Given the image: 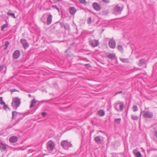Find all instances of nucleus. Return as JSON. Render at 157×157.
<instances>
[{"label": "nucleus", "mask_w": 157, "mask_h": 157, "mask_svg": "<svg viewBox=\"0 0 157 157\" xmlns=\"http://www.w3.org/2000/svg\"><path fill=\"white\" fill-rule=\"evenodd\" d=\"M120 59L121 60L123 63H126L128 62V59H124L121 58Z\"/></svg>", "instance_id": "72a5a7b5"}, {"label": "nucleus", "mask_w": 157, "mask_h": 157, "mask_svg": "<svg viewBox=\"0 0 157 157\" xmlns=\"http://www.w3.org/2000/svg\"><path fill=\"white\" fill-rule=\"evenodd\" d=\"M133 111L136 112L138 110V108L137 107L136 105H134L133 107Z\"/></svg>", "instance_id": "7c9ffc66"}, {"label": "nucleus", "mask_w": 157, "mask_h": 157, "mask_svg": "<svg viewBox=\"0 0 157 157\" xmlns=\"http://www.w3.org/2000/svg\"><path fill=\"white\" fill-rule=\"evenodd\" d=\"M123 10V9L119 6L118 5H116L114 8L113 13L115 14H120Z\"/></svg>", "instance_id": "20e7f679"}, {"label": "nucleus", "mask_w": 157, "mask_h": 157, "mask_svg": "<svg viewBox=\"0 0 157 157\" xmlns=\"http://www.w3.org/2000/svg\"><path fill=\"white\" fill-rule=\"evenodd\" d=\"M7 14L8 15H10L12 17H13L14 18H16L15 14L14 13H10L9 12H8L7 13Z\"/></svg>", "instance_id": "2f4dec72"}, {"label": "nucleus", "mask_w": 157, "mask_h": 157, "mask_svg": "<svg viewBox=\"0 0 157 157\" xmlns=\"http://www.w3.org/2000/svg\"><path fill=\"white\" fill-rule=\"evenodd\" d=\"M9 141L12 143L16 142L18 140V138L15 136H13L10 137Z\"/></svg>", "instance_id": "ddd939ff"}, {"label": "nucleus", "mask_w": 157, "mask_h": 157, "mask_svg": "<svg viewBox=\"0 0 157 157\" xmlns=\"http://www.w3.org/2000/svg\"><path fill=\"white\" fill-rule=\"evenodd\" d=\"M122 93V91H119V92H118L117 93H116L115 94H114V95H117V94H120V93Z\"/></svg>", "instance_id": "37998d69"}, {"label": "nucleus", "mask_w": 157, "mask_h": 157, "mask_svg": "<svg viewBox=\"0 0 157 157\" xmlns=\"http://www.w3.org/2000/svg\"><path fill=\"white\" fill-rule=\"evenodd\" d=\"M8 24L7 23L3 25L1 27V30L2 31H4V29L7 27Z\"/></svg>", "instance_id": "bb28decb"}, {"label": "nucleus", "mask_w": 157, "mask_h": 157, "mask_svg": "<svg viewBox=\"0 0 157 157\" xmlns=\"http://www.w3.org/2000/svg\"><path fill=\"white\" fill-rule=\"evenodd\" d=\"M102 1L105 3L107 4L110 2V1L109 0H101Z\"/></svg>", "instance_id": "4c0bfd02"}, {"label": "nucleus", "mask_w": 157, "mask_h": 157, "mask_svg": "<svg viewBox=\"0 0 157 157\" xmlns=\"http://www.w3.org/2000/svg\"><path fill=\"white\" fill-rule=\"evenodd\" d=\"M3 108L4 110H6L7 108H8V106L7 105L5 104L4 105Z\"/></svg>", "instance_id": "58836bf2"}, {"label": "nucleus", "mask_w": 157, "mask_h": 157, "mask_svg": "<svg viewBox=\"0 0 157 157\" xmlns=\"http://www.w3.org/2000/svg\"><path fill=\"white\" fill-rule=\"evenodd\" d=\"M52 7L54 9H57V10L58 11V12H59V9L57 7V6H56L53 5V6H52Z\"/></svg>", "instance_id": "f704fd0d"}, {"label": "nucleus", "mask_w": 157, "mask_h": 157, "mask_svg": "<svg viewBox=\"0 0 157 157\" xmlns=\"http://www.w3.org/2000/svg\"><path fill=\"white\" fill-rule=\"evenodd\" d=\"M47 16V14H44L43 15L42 17L40 19V20L41 21H42L43 23H45L46 22V17Z\"/></svg>", "instance_id": "aec40b11"}, {"label": "nucleus", "mask_w": 157, "mask_h": 157, "mask_svg": "<svg viewBox=\"0 0 157 157\" xmlns=\"http://www.w3.org/2000/svg\"><path fill=\"white\" fill-rule=\"evenodd\" d=\"M66 52L67 53H68H68H70V48H68L67 49L66 51Z\"/></svg>", "instance_id": "79ce46f5"}, {"label": "nucleus", "mask_w": 157, "mask_h": 157, "mask_svg": "<svg viewBox=\"0 0 157 157\" xmlns=\"http://www.w3.org/2000/svg\"><path fill=\"white\" fill-rule=\"evenodd\" d=\"M3 69V67L2 66H0V71H1Z\"/></svg>", "instance_id": "c03bdc74"}, {"label": "nucleus", "mask_w": 157, "mask_h": 157, "mask_svg": "<svg viewBox=\"0 0 157 157\" xmlns=\"http://www.w3.org/2000/svg\"><path fill=\"white\" fill-rule=\"evenodd\" d=\"M79 2L85 5L87 4V2L86 0H79Z\"/></svg>", "instance_id": "c756f323"}, {"label": "nucleus", "mask_w": 157, "mask_h": 157, "mask_svg": "<svg viewBox=\"0 0 157 157\" xmlns=\"http://www.w3.org/2000/svg\"><path fill=\"white\" fill-rule=\"evenodd\" d=\"M68 11L71 15H73L75 14L77 11V10L74 7H71L69 8Z\"/></svg>", "instance_id": "9b49d317"}, {"label": "nucleus", "mask_w": 157, "mask_h": 157, "mask_svg": "<svg viewBox=\"0 0 157 157\" xmlns=\"http://www.w3.org/2000/svg\"><path fill=\"white\" fill-rule=\"evenodd\" d=\"M141 115L145 118H151L153 117V113L149 111H141L140 115Z\"/></svg>", "instance_id": "f257e3e1"}, {"label": "nucleus", "mask_w": 157, "mask_h": 157, "mask_svg": "<svg viewBox=\"0 0 157 157\" xmlns=\"http://www.w3.org/2000/svg\"><path fill=\"white\" fill-rule=\"evenodd\" d=\"M92 6L94 9L96 11H98L101 9V6L98 3L95 2L93 3Z\"/></svg>", "instance_id": "9d476101"}, {"label": "nucleus", "mask_w": 157, "mask_h": 157, "mask_svg": "<svg viewBox=\"0 0 157 157\" xmlns=\"http://www.w3.org/2000/svg\"><path fill=\"white\" fill-rule=\"evenodd\" d=\"M117 48L118 50L121 52H123V48L122 46L120 45H119L117 46Z\"/></svg>", "instance_id": "a878e982"}, {"label": "nucleus", "mask_w": 157, "mask_h": 157, "mask_svg": "<svg viewBox=\"0 0 157 157\" xmlns=\"http://www.w3.org/2000/svg\"><path fill=\"white\" fill-rule=\"evenodd\" d=\"M52 15L49 13L47 19L46 24L47 25H49L51 23L52 21Z\"/></svg>", "instance_id": "4468645a"}, {"label": "nucleus", "mask_w": 157, "mask_h": 157, "mask_svg": "<svg viewBox=\"0 0 157 157\" xmlns=\"http://www.w3.org/2000/svg\"><path fill=\"white\" fill-rule=\"evenodd\" d=\"M36 102L35 99H33L31 100V105L30 106V108L33 107L36 105Z\"/></svg>", "instance_id": "6ab92c4d"}, {"label": "nucleus", "mask_w": 157, "mask_h": 157, "mask_svg": "<svg viewBox=\"0 0 157 157\" xmlns=\"http://www.w3.org/2000/svg\"><path fill=\"white\" fill-rule=\"evenodd\" d=\"M65 29L69 30L70 29L69 26L68 25H66L64 26Z\"/></svg>", "instance_id": "ea45409f"}, {"label": "nucleus", "mask_w": 157, "mask_h": 157, "mask_svg": "<svg viewBox=\"0 0 157 157\" xmlns=\"http://www.w3.org/2000/svg\"><path fill=\"white\" fill-rule=\"evenodd\" d=\"M3 98L2 97H0V104L1 105H4L5 103L4 101H3Z\"/></svg>", "instance_id": "c85d7f7f"}, {"label": "nucleus", "mask_w": 157, "mask_h": 157, "mask_svg": "<svg viewBox=\"0 0 157 157\" xmlns=\"http://www.w3.org/2000/svg\"><path fill=\"white\" fill-rule=\"evenodd\" d=\"M105 111L103 110H100L98 112V114L100 116H104L105 115Z\"/></svg>", "instance_id": "412c9836"}, {"label": "nucleus", "mask_w": 157, "mask_h": 157, "mask_svg": "<svg viewBox=\"0 0 157 157\" xmlns=\"http://www.w3.org/2000/svg\"><path fill=\"white\" fill-rule=\"evenodd\" d=\"M85 65L86 66H87V65H89V64H86Z\"/></svg>", "instance_id": "09e8293b"}, {"label": "nucleus", "mask_w": 157, "mask_h": 157, "mask_svg": "<svg viewBox=\"0 0 157 157\" xmlns=\"http://www.w3.org/2000/svg\"><path fill=\"white\" fill-rule=\"evenodd\" d=\"M138 150V149L137 148H136L133 150V152L134 155H135L136 154L137 152L138 151H137Z\"/></svg>", "instance_id": "e433bc0d"}, {"label": "nucleus", "mask_w": 157, "mask_h": 157, "mask_svg": "<svg viewBox=\"0 0 157 157\" xmlns=\"http://www.w3.org/2000/svg\"><path fill=\"white\" fill-rule=\"evenodd\" d=\"M109 47L113 49L115 48L116 46V42L113 39H111L109 41Z\"/></svg>", "instance_id": "6e6552de"}, {"label": "nucleus", "mask_w": 157, "mask_h": 157, "mask_svg": "<svg viewBox=\"0 0 157 157\" xmlns=\"http://www.w3.org/2000/svg\"><path fill=\"white\" fill-rule=\"evenodd\" d=\"M13 91H15V89H13Z\"/></svg>", "instance_id": "8fccbe9b"}, {"label": "nucleus", "mask_w": 157, "mask_h": 157, "mask_svg": "<svg viewBox=\"0 0 157 157\" xmlns=\"http://www.w3.org/2000/svg\"><path fill=\"white\" fill-rule=\"evenodd\" d=\"M136 157H141L142 155L139 151H138L135 155Z\"/></svg>", "instance_id": "cd10ccee"}, {"label": "nucleus", "mask_w": 157, "mask_h": 157, "mask_svg": "<svg viewBox=\"0 0 157 157\" xmlns=\"http://www.w3.org/2000/svg\"><path fill=\"white\" fill-rule=\"evenodd\" d=\"M121 118H116L115 119L114 123L117 124H120V122L121 121Z\"/></svg>", "instance_id": "393cba45"}, {"label": "nucleus", "mask_w": 157, "mask_h": 157, "mask_svg": "<svg viewBox=\"0 0 157 157\" xmlns=\"http://www.w3.org/2000/svg\"><path fill=\"white\" fill-rule=\"evenodd\" d=\"M0 149L2 151H5L6 149V145L2 143H0Z\"/></svg>", "instance_id": "f3484780"}, {"label": "nucleus", "mask_w": 157, "mask_h": 157, "mask_svg": "<svg viewBox=\"0 0 157 157\" xmlns=\"http://www.w3.org/2000/svg\"><path fill=\"white\" fill-rule=\"evenodd\" d=\"M146 62V60L145 59H141L139 61V64L140 66H141L143 64H145Z\"/></svg>", "instance_id": "5701e85b"}, {"label": "nucleus", "mask_w": 157, "mask_h": 157, "mask_svg": "<svg viewBox=\"0 0 157 157\" xmlns=\"http://www.w3.org/2000/svg\"><path fill=\"white\" fill-rule=\"evenodd\" d=\"M96 143L98 144L101 143L104 140V138L101 136H96L94 138Z\"/></svg>", "instance_id": "1a4fd4ad"}, {"label": "nucleus", "mask_w": 157, "mask_h": 157, "mask_svg": "<svg viewBox=\"0 0 157 157\" xmlns=\"http://www.w3.org/2000/svg\"><path fill=\"white\" fill-rule=\"evenodd\" d=\"M67 56H69V53H67Z\"/></svg>", "instance_id": "3c124183"}, {"label": "nucleus", "mask_w": 157, "mask_h": 157, "mask_svg": "<svg viewBox=\"0 0 157 157\" xmlns=\"http://www.w3.org/2000/svg\"><path fill=\"white\" fill-rule=\"evenodd\" d=\"M9 44V43L8 41H6L5 44V46L6 47L5 49H6Z\"/></svg>", "instance_id": "c9c22d12"}, {"label": "nucleus", "mask_w": 157, "mask_h": 157, "mask_svg": "<svg viewBox=\"0 0 157 157\" xmlns=\"http://www.w3.org/2000/svg\"><path fill=\"white\" fill-rule=\"evenodd\" d=\"M131 117L132 119L134 120H137L139 119V117L135 115H132Z\"/></svg>", "instance_id": "b1692460"}, {"label": "nucleus", "mask_w": 157, "mask_h": 157, "mask_svg": "<svg viewBox=\"0 0 157 157\" xmlns=\"http://www.w3.org/2000/svg\"><path fill=\"white\" fill-rule=\"evenodd\" d=\"M21 113H18L16 111H13L12 112V119H15L17 117H19Z\"/></svg>", "instance_id": "dca6fc26"}, {"label": "nucleus", "mask_w": 157, "mask_h": 157, "mask_svg": "<svg viewBox=\"0 0 157 157\" xmlns=\"http://www.w3.org/2000/svg\"><path fill=\"white\" fill-rule=\"evenodd\" d=\"M21 103L20 99L17 97L13 98L12 106L13 109H17Z\"/></svg>", "instance_id": "7ed1b4c3"}, {"label": "nucleus", "mask_w": 157, "mask_h": 157, "mask_svg": "<svg viewBox=\"0 0 157 157\" xmlns=\"http://www.w3.org/2000/svg\"><path fill=\"white\" fill-rule=\"evenodd\" d=\"M57 2H59L60 1V0H55Z\"/></svg>", "instance_id": "de8ad7c7"}, {"label": "nucleus", "mask_w": 157, "mask_h": 157, "mask_svg": "<svg viewBox=\"0 0 157 157\" xmlns=\"http://www.w3.org/2000/svg\"><path fill=\"white\" fill-rule=\"evenodd\" d=\"M90 44L92 46L96 47L98 45L99 42L98 40H94L90 41Z\"/></svg>", "instance_id": "2eb2a0df"}, {"label": "nucleus", "mask_w": 157, "mask_h": 157, "mask_svg": "<svg viewBox=\"0 0 157 157\" xmlns=\"http://www.w3.org/2000/svg\"><path fill=\"white\" fill-rule=\"evenodd\" d=\"M29 97H31V96L30 94H29Z\"/></svg>", "instance_id": "49530a36"}, {"label": "nucleus", "mask_w": 157, "mask_h": 157, "mask_svg": "<svg viewBox=\"0 0 157 157\" xmlns=\"http://www.w3.org/2000/svg\"><path fill=\"white\" fill-rule=\"evenodd\" d=\"M124 107L123 102H121L119 101H118L114 104V107L115 109L117 111L120 110L122 111L124 110Z\"/></svg>", "instance_id": "f03ea898"}, {"label": "nucleus", "mask_w": 157, "mask_h": 157, "mask_svg": "<svg viewBox=\"0 0 157 157\" xmlns=\"http://www.w3.org/2000/svg\"><path fill=\"white\" fill-rule=\"evenodd\" d=\"M87 22L88 24H90L91 23V18L89 17L87 20Z\"/></svg>", "instance_id": "473e14b6"}, {"label": "nucleus", "mask_w": 157, "mask_h": 157, "mask_svg": "<svg viewBox=\"0 0 157 157\" xmlns=\"http://www.w3.org/2000/svg\"><path fill=\"white\" fill-rule=\"evenodd\" d=\"M47 148L51 151L55 147V143L51 140L49 141L47 143Z\"/></svg>", "instance_id": "423d86ee"}, {"label": "nucleus", "mask_w": 157, "mask_h": 157, "mask_svg": "<svg viewBox=\"0 0 157 157\" xmlns=\"http://www.w3.org/2000/svg\"><path fill=\"white\" fill-rule=\"evenodd\" d=\"M42 114L43 116L44 117L46 116L47 114L46 112H43L42 113Z\"/></svg>", "instance_id": "a19ab883"}, {"label": "nucleus", "mask_w": 157, "mask_h": 157, "mask_svg": "<svg viewBox=\"0 0 157 157\" xmlns=\"http://www.w3.org/2000/svg\"><path fill=\"white\" fill-rule=\"evenodd\" d=\"M152 132L153 135L155 136L156 139H157V129L155 128H154Z\"/></svg>", "instance_id": "4be33fe9"}, {"label": "nucleus", "mask_w": 157, "mask_h": 157, "mask_svg": "<svg viewBox=\"0 0 157 157\" xmlns=\"http://www.w3.org/2000/svg\"><path fill=\"white\" fill-rule=\"evenodd\" d=\"M20 42L22 44L24 48L26 49L29 47V44L27 40L25 39L22 38L20 40Z\"/></svg>", "instance_id": "0eeeda50"}, {"label": "nucleus", "mask_w": 157, "mask_h": 157, "mask_svg": "<svg viewBox=\"0 0 157 157\" xmlns=\"http://www.w3.org/2000/svg\"><path fill=\"white\" fill-rule=\"evenodd\" d=\"M61 145L64 149H67L68 148L72 146V144L66 140H63L61 142Z\"/></svg>", "instance_id": "39448f33"}, {"label": "nucleus", "mask_w": 157, "mask_h": 157, "mask_svg": "<svg viewBox=\"0 0 157 157\" xmlns=\"http://www.w3.org/2000/svg\"><path fill=\"white\" fill-rule=\"evenodd\" d=\"M20 52L19 50H16L14 52L13 55V57L14 59H17L19 57Z\"/></svg>", "instance_id": "f8f14e48"}, {"label": "nucleus", "mask_w": 157, "mask_h": 157, "mask_svg": "<svg viewBox=\"0 0 157 157\" xmlns=\"http://www.w3.org/2000/svg\"><path fill=\"white\" fill-rule=\"evenodd\" d=\"M116 57L115 54H109L107 56V57L111 60L114 59Z\"/></svg>", "instance_id": "a211bd4d"}, {"label": "nucleus", "mask_w": 157, "mask_h": 157, "mask_svg": "<svg viewBox=\"0 0 157 157\" xmlns=\"http://www.w3.org/2000/svg\"><path fill=\"white\" fill-rule=\"evenodd\" d=\"M105 12V13L107 14L108 13V11L107 10L105 11V12H104V13Z\"/></svg>", "instance_id": "a18cd8bd"}]
</instances>
